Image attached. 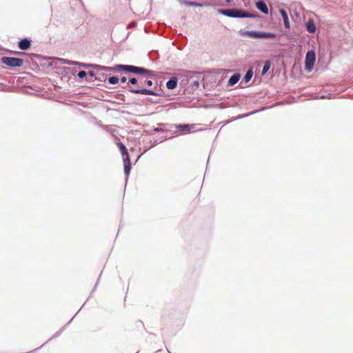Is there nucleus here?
Wrapping results in <instances>:
<instances>
[{
	"mask_svg": "<svg viewBox=\"0 0 353 353\" xmlns=\"http://www.w3.org/2000/svg\"><path fill=\"white\" fill-rule=\"evenodd\" d=\"M176 85L177 79L176 78L171 79L166 83V86L170 90L175 88L176 87Z\"/></svg>",
	"mask_w": 353,
	"mask_h": 353,
	"instance_id": "13",
	"label": "nucleus"
},
{
	"mask_svg": "<svg viewBox=\"0 0 353 353\" xmlns=\"http://www.w3.org/2000/svg\"><path fill=\"white\" fill-rule=\"evenodd\" d=\"M306 29H307V32L310 33H314L316 31V26H315V24H314L313 20L310 19L306 23Z\"/></svg>",
	"mask_w": 353,
	"mask_h": 353,
	"instance_id": "11",
	"label": "nucleus"
},
{
	"mask_svg": "<svg viewBox=\"0 0 353 353\" xmlns=\"http://www.w3.org/2000/svg\"><path fill=\"white\" fill-rule=\"evenodd\" d=\"M130 82L132 83V84H136L137 83V79L135 78H131L130 79Z\"/></svg>",
	"mask_w": 353,
	"mask_h": 353,
	"instance_id": "19",
	"label": "nucleus"
},
{
	"mask_svg": "<svg viewBox=\"0 0 353 353\" xmlns=\"http://www.w3.org/2000/svg\"><path fill=\"white\" fill-rule=\"evenodd\" d=\"M220 12L225 16L234 18L254 17V15L243 10L225 9L220 10Z\"/></svg>",
	"mask_w": 353,
	"mask_h": 353,
	"instance_id": "1",
	"label": "nucleus"
},
{
	"mask_svg": "<svg viewBox=\"0 0 353 353\" xmlns=\"http://www.w3.org/2000/svg\"><path fill=\"white\" fill-rule=\"evenodd\" d=\"M227 2H231L232 0H225Z\"/></svg>",
	"mask_w": 353,
	"mask_h": 353,
	"instance_id": "23",
	"label": "nucleus"
},
{
	"mask_svg": "<svg viewBox=\"0 0 353 353\" xmlns=\"http://www.w3.org/2000/svg\"><path fill=\"white\" fill-rule=\"evenodd\" d=\"M239 79H240L239 74H236L232 75L228 81V85H233L236 84L239 81Z\"/></svg>",
	"mask_w": 353,
	"mask_h": 353,
	"instance_id": "14",
	"label": "nucleus"
},
{
	"mask_svg": "<svg viewBox=\"0 0 353 353\" xmlns=\"http://www.w3.org/2000/svg\"><path fill=\"white\" fill-rule=\"evenodd\" d=\"M131 92L136 94H148V95H154V92L146 89H140V90H131Z\"/></svg>",
	"mask_w": 353,
	"mask_h": 353,
	"instance_id": "12",
	"label": "nucleus"
},
{
	"mask_svg": "<svg viewBox=\"0 0 353 353\" xmlns=\"http://www.w3.org/2000/svg\"><path fill=\"white\" fill-rule=\"evenodd\" d=\"M86 72L85 71H80L79 73H78V77L80 78V79H83L85 77H86Z\"/></svg>",
	"mask_w": 353,
	"mask_h": 353,
	"instance_id": "18",
	"label": "nucleus"
},
{
	"mask_svg": "<svg viewBox=\"0 0 353 353\" xmlns=\"http://www.w3.org/2000/svg\"><path fill=\"white\" fill-rule=\"evenodd\" d=\"M108 82L110 83V77L108 79Z\"/></svg>",
	"mask_w": 353,
	"mask_h": 353,
	"instance_id": "22",
	"label": "nucleus"
},
{
	"mask_svg": "<svg viewBox=\"0 0 353 353\" xmlns=\"http://www.w3.org/2000/svg\"><path fill=\"white\" fill-rule=\"evenodd\" d=\"M252 74H253L252 71L251 70H249L246 72V74H245V77H244L245 81V82H248V81L251 79V78H252Z\"/></svg>",
	"mask_w": 353,
	"mask_h": 353,
	"instance_id": "16",
	"label": "nucleus"
},
{
	"mask_svg": "<svg viewBox=\"0 0 353 353\" xmlns=\"http://www.w3.org/2000/svg\"><path fill=\"white\" fill-rule=\"evenodd\" d=\"M256 7L263 14H268V8L266 3L263 1L256 2Z\"/></svg>",
	"mask_w": 353,
	"mask_h": 353,
	"instance_id": "8",
	"label": "nucleus"
},
{
	"mask_svg": "<svg viewBox=\"0 0 353 353\" xmlns=\"http://www.w3.org/2000/svg\"><path fill=\"white\" fill-rule=\"evenodd\" d=\"M244 35L248 36L251 38L254 39H268V38H274L276 35L273 33L270 32H260L255 31H246L244 33Z\"/></svg>",
	"mask_w": 353,
	"mask_h": 353,
	"instance_id": "6",
	"label": "nucleus"
},
{
	"mask_svg": "<svg viewBox=\"0 0 353 353\" xmlns=\"http://www.w3.org/2000/svg\"><path fill=\"white\" fill-rule=\"evenodd\" d=\"M2 63L10 67H20L23 63V60L19 58L3 57L1 59Z\"/></svg>",
	"mask_w": 353,
	"mask_h": 353,
	"instance_id": "4",
	"label": "nucleus"
},
{
	"mask_svg": "<svg viewBox=\"0 0 353 353\" xmlns=\"http://www.w3.org/2000/svg\"><path fill=\"white\" fill-rule=\"evenodd\" d=\"M126 80H127V79H126L125 77L122 76V77H121V82H122V83H125V82L126 81Z\"/></svg>",
	"mask_w": 353,
	"mask_h": 353,
	"instance_id": "21",
	"label": "nucleus"
},
{
	"mask_svg": "<svg viewBox=\"0 0 353 353\" xmlns=\"http://www.w3.org/2000/svg\"><path fill=\"white\" fill-rule=\"evenodd\" d=\"M117 145L123 157L125 172L128 174L130 170V160L127 148L121 142H117Z\"/></svg>",
	"mask_w": 353,
	"mask_h": 353,
	"instance_id": "2",
	"label": "nucleus"
},
{
	"mask_svg": "<svg viewBox=\"0 0 353 353\" xmlns=\"http://www.w3.org/2000/svg\"><path fill=\"white\" fill-rule=\"evenodd\" d=\"M316 60V54L313 50L308 51L305 59V69L307 72L312 71Z\"/></svg>",
	"mask_w": 353,
	"mask_h": 353,
	"instance_id": "5",
	"label": "nucleus"
},
{
	"mask_svg": "<svg viewBox=\"0 0 353 353\" xmlns=\"http://www.w3.org/2000/svg\"><path fill=\"white\" fill-rule=\"evenodd\" d=\"M146 84L148 85V86H152V81L151 80H148L146 81Z\"/></svg>",
	"mask_w": 353,
	"mask_h": 353,
	"instance_id": "20",
	"label": "nucleus"
},
{
	"mask_svg": "<svg viewBox=\"0 0 353 353\" xmlns=\"http://www.w3.org/2000/svg\"><path fill=\"white\" fill-rule=\"evenodd\" d=\"M30 46V41L28 39H23L19 42V48L22 50H28Z\"/></svg>",
	"mask_w": 353,
	"mask_h": 353,
	"instance_id": "9",
	"label": "nucleus"
},
{
	"mask_svg": "<svg viewBox=\"0 0 353 353\" xmlns=\"http://www.w3.org/2000/svg\"><path fill=\"white\" fill-rule=\"evenodd\" d=\"M270 68V62L269 61H265V64L263 65V68L262 74H265L268 71Z\"/></svg>",
	"mask_w": 353,
	"mask_h": 353,
	"instance_id": "15",
	"label": "nucleus"
},
{
	"mask_svg": "<svg viewBox=\"0 0 353 353\" xmlns=\"http://www.w3.org/2000/svg\"><path fill=\"white\" fill-rule=\"evenodd\" d=\"M279 12L283 19L285 27L286 28H290V21H289L288 14H287L286 11L284 10L283 9H281L279 10Z\"/></svg>",
	"mask_w": 353,
	"mask_h": 353,
	"instance_id": "10",
	"label": "nucleus"
},
{
	"mask_svg": "<svg viewBox=\"0 0 353 353\" xmlns=\"http://www.w3.org/2000/svg\"><path fill=\"white\" fill-rule=\"evenodd\" d=\"M196 125L194 124H180L177 125V129L183 134L189 133L194 130Z\"/></svg>",
	"mask_w": 353,
	"mask_h": 353,
	"instance_id": "7",
	"label": "nucleus"
},
{
	"mask_svg": "<svg viewBox=\"0 0 353 353\" xmlns=\"http://www.w3.org/2000/svg\"><path fill=\"white\" fill-rule=\"evenodd\" d=\"M117 68L123 69L128 72H131L134 73H142V74H150L151 71L147 70L143 68L134 66V65H116L114 68H112V70H114Z\"/></svg>",
	"mask_w": 353,
	"mask_h": 353,
	"instance_id": "3",
	"label": "nucleus"
},
{
	"mask_svg": "<svg viewBox=\"0 0 353 353\" xmlns=\"http://www.w3.org/2000/svg\"><path fill=\"white\" fill-rule=\"evenodd\" d=\"M119 81V78L118 77L112 76V84L118 83Z\"/></svg>",
	"mask_w": 353,
	"mask_h": 353,
	"instance_id": "17",
	"label": "nucleus"
}]
</instances>
